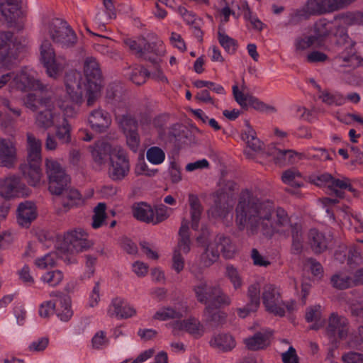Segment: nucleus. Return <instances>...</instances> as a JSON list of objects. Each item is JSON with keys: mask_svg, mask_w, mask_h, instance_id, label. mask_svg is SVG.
Segmentation results:
<instances>
[{"mask_svg": "<svg viewBox=\"0 0 363 363\" xmlns=\"http://www.w3.org/2000/svg\"><path fill=\"white\" fill-rule=\"evenodd\" d=\"M284 232L281 235H286L287 230H290L292 238L291 252L294 255H299L303 250V233L302 226L298 223H291L289 218V224L282 228Z\"/></svg>", "mask_w": 363, "mask_h": 363, "instance_id": "4be33fe9", "label": "nucleus"}, {"mask_svg": "<svg viewBox=\"0 0 363 363\" xmlns=\"http://www.w3.org/2000/svg\"><path fill=\"white\" fill-rule=\"evenodd\" d=\"M36 88L39 91L28 94L23 99L25 106L33 112H39L46 108L55 107L52 93L44 91L43 85L37 82Z\"/></svg>", "mask_w": 363, "mask_h": 363, "instance_id": "9d476101", "label": "nucleus"}, {"mask_svg": "<svg viewBox=\"0 0 363 363\" xmlns=\"http://www.w3.org/2000/svg\"><path fill=\"white\" fill-rule=\"evenodd\" d=\"M269 336L266 333H256L253 336L245 339L244 342L248 350L257 351L269 345Z\"/></svg>", "mask_w": 363, "mask_h": 363, "instance_id": "58836bf2", "label": "nucleus"}, {"mask_svg": "<svg viewBox=\"0 0 363 363\" xmlns=\"http://www.w3.org/2000/svg\"><path fill=\"white\" fill-rule=\"evenodd\" d=\"M230 304L209 305L204 308L203 313L206 316V320L212 323L215 325H222L225 322L227 315L225 313L218 311V309L227 306Z\"/></svg>", "mask_w": 363, "mask_h": 363, "instance_id": "2f4dec72", "label": "nucleus"}, {"mask_svg": "<svg viewBox=\"0 0 363 363\" xmlns=\"http://www.w3.org/2000/svg\"><path fill=\"white\" fill-rule=\"evenodd\" d=\"M190 272L198 279L193 286V291L199 303L209 305L230 304L231 298L223 292L218 285L208 284V281L201 278V272L191 267Z\"/></svg>", "mask_w": 363, "mask_h": 363, "instance_id": "20e7f679", "label": "nucleus"}, {"mask_svg": "<svg viewBox=\"0 0 363 363\" xmlns=\"http://www.w3.org/2000/svg\"><path fill=\"white\" fill-rule=\"evenodd\" d=\"M88 237L84 230L77 228L67 232L64 237V241L68 250L79 253L87 251L94 246V242Z\"/></svg>", "mask_w": 363, "mask_h": 363, "instance_id": "4468645a", "label": "nucleus"}, {"mask_svg": "<svg viewBox=\"0 0 363 363\" xmlns=\"http://www.w3.org/2000/svg\"><path fill=\"white\" fill-rule=\"evenodd\" d=\"M41 279L50 286H56L62 281L63 274L60 270L50 271L44 274Z\"/></svg>", "mask_w": 363, "mask_h": 363, "instance_id": "e2e57ef3", "label": "nucleus"}, {"mask_svg": "<svg viewBox=\"0 0 363 363\" xmlns=\"http://www.w3.org/2000/svg\"><path fill=\"white\" fill-rule=\"evenodd\" d=\"M65 85L66 92L70 100L76 104H80L83 101L84 86L86 84L82 82V77L79 72L71 70L66 73L65 77Z\"/></svg>", "mask_w": 363, "mask_h": 363, "instance_id": "ddd939ff", "label": "nucleus"}, {"mask_svg": "<svg viewBox=\"0 0 363 363\" xmlns=\"http://www.w3.org/2000/svg\"><path fill=\"white\" fill-rule=\"evenodd\" d=\"M16 158V148L13 142L0 138V167H13Z\"/></svg>", "mask_w": 363, "mask_h": 363, "instance_id": "aec40b11", "label": "nucleus"}, {"mask_svg": "<svg viewBox=\"0 0 363 363\" xmlns=\"http://www.w3.org/2000/svg\"><path fill=\"white\" fill-rule=\"evenodd\" d=\"M143 57L153 64L157 77L161 81L167 82V79L163 74L159 65L160 57L164 53L163 43L160 40L150 43L143 38Z\"/></svg>", "mask_w": 363, "mask_h": 363, "instance_id": "f8f14e48", "label": "nucleus"}, {"mask_svg": "<svg viewBox=\"0 0 363 363\" xmlns=\"http://www.w3.org/2000/svg\"><path fill=\"white\" fill-rule=\"evenodd\" d=\"M109 162L108 175L111 180L122 181L129 174L130 161L124 150H114L109 155Z\"/></svg>", "mask_w": 363, "mask_h": 363, "instance_id": "1a4fd4ad", "label": "nucleus"}, {"mask_svg": "<svg viewBox=\"0 0 363 363\" xmlns=\"http://www.w3.org/2000/svg\"><path fill=\"white\" fill-rule=\"evenodd\" d=\"M41 160V153L28 152V162L20 167L23 176L30 186H35L40 183L42 175Z\"/></svg>", "mask_w": 363, "mask_h": 363, "instance_id": "9b49d317", "label": "nucleus"}, {"mask_svg": "<svg viewBox=\"0 0 363 363\" xmlns=\"http://www.w3.org/2000/svg\"><path fill=\"white\" fill-rule=\"evenodd\" d=\"M105 254L104 249L103 247L96 248L94 254H86L84 257L85 259V267L86 272H84V277L86 278H91L95 272V267L97 263V259L99 255H104Z\"/></svg>", "mask_w": 363, "mask_h": 363, "instance_id": "79ce46f5", "label": "nucleus"}, {"mask_svg": "<svg viewBox=\"0 0 363 363\" xmlns=\"http://www.w3.org/2000/svg\"><path fill=\"white\" fill-rule=\"evenodd\" d=\"M331 284L333 287L337 289H345L354 285V278L352 279L350 276L339 273L335 274L331 277Z\"/></svg>", "mask_w": 363, "mask_h": 363, "instance_id": "09e8293b", "label": "nucleus"}, {"mask_svg": "<svg viewBox=\"0 0 363 363\" xmlns=\"http://www.w3.org/2000/svg\"><path fill=\"white\" fill-rule=\"evenodd\" d=\"M245 128L242 131L241 138L247 144V147L254 152L262 150L264 143L257 137V133L250 125L249 121H245Z\"/></svg>", "mask_w": 363, "mask_h": 363, "instance_id": "b1692460", "label": "nucleus"}, {"mask_svg": "<svg viewBox=\"0 0 363 363\" xmlns=\"http://www.w3.org/2000/svg\"><path fill=\"white\" fill-rule=\"evenodd\" d=\"M106 204L104 203H99L94 208V216H93V221L91 223V226L94 229L99 228L102 226L106 218Z\"/></svg>", "mask_w": 363, "mask_h": 363, "instance_id": "5fc2aeb1", "label": "nucleus"}, {"mask_svg": "<svg viewBox=\"0 0 363 363\" xmlns=\"http://www.w3.org/2000/svg\"><path fill=\"white\" fill-rule=\"evenodd\" d=\"M84 72L86 79V104L92 106L99 97L102 86V74L99 62L93 57H87L84 62Z\"/></svg>", "mask_w": 363, "mask_h": 363, "instance_id": "39448f33", "label": "nucleus"}, {"mask_svg": "<svg viewBox=\"0 0 363 363\" xmlns=\"http://www.w3.org/2000/svg\"><path fill=\"white\" fill-rule=\"evenodd\" d=\"M171 325L174 335H177L178 331L185 330L194 338L198 339L203 336L204 333L203 325L194 317H190L183 320H176Z\"/></svg>", "mask_w": 363, "mask_h": 363, "instance_id": "dca6fc26", "label": "nucleus"}, {"mask_svg": "<svg viewBox=\"0 0 363 363\" xmlns=\"http://www.w3.org/2000/svg\"><path fill=\"white\" fill-rule=\"evenodd\" d=\"M88 121L91 129L98 133L106 131L111 123L110 114L100 108L90 112Z\"/></svg>", "mask_w": 363, "mask_h": 363, "instance_id": "a211bd4d", "label": "nucleus"}, {"mask_svg": "<svg viewBox=\"0 0 363 363\" xmlns=\"http://www.w3.org/2000/svg\"><path fill=\"white\" fill-rule=\"evenodd\" d=\"M108 314L111 317L116 316L119 319H127L135 315L136 310L125 300L117 297L112 300Z\"/></svg>", "mask_w": 363, "mask_h": 363, "instance_id": "6ab92c4d", "label": "nucleus"}, {"mask_svg": "<svg viewBox=\"0 0 363 363\" xmlns=\"http://www.w3.org/2000/svg\"><path fill=\"white\" fill-rule=\"evenodd\" d=\"M335 31L334 36L336 44L344 49L338 56L345 66H355L359 64L356 54L355 42L352 40L347 34V27L354 25H363V13L360 11H347L335 15L331 23Z\"/></svg>", "mask_w": 363, "mask_h": 363, "instance_id": "7ed1b4c3", "label": "nucleus"}, {"mask_svg": "<svg viewBox=\"0 0 363 363\" xmlns=\"http://www.w3.org/2000/svg\"><path fill=\"white\" fill-rule=\"evenodd\" d=\"M235 213L240 227L244 228L248 223L252 230L260 229L267 238H272L274 233H282V228L289 224V216L284 209L278 208L274 212L271 201H261L248 189L240 194Z\"/></svg>", "mask_w": 363, "mask_h": 363, "instance_id": "f257e3e1", "label": "nucleus"}, {"mask_svg": "<svg viewBox=\"0 0 363 363\" xmlns=\"http://www.w3.org/2000/svg\"><path fill=\"white\" fill-rule=\"evenodd\" d=\"M54 109L55 107L46 108L37 113L35 123L38 127L46 130L55 125V113Z\"/></svg>", "mask_w": 363, "mask_h": 363, "instance_id": "e433bc0d", "label": "nucleus"}, {"mask_svg": "<svg viewBox=\"0 0 363 363\" xmlns=\"http://www.w3.org/2000/svg\"><path fill=\"white\" fill-rule=\"evenodd\" d=\"M21 0H0V13L8 23H13L18 16Z\"/></svg>", "mask_w": 363, "mask_h": 363, "instance_id": "cd10ccee", "label": "nucleus"}, {"mask_svg": "<svg viewBox=\"0 0 363 363\" xmlns=\"http://www.w3.org/2000/svg\"><path fill=\"white\" fill-rule=\"evenodd\" d=\"M232 89L235 101L242 108L247 109L248 107H252L259 111H276V108L274 106L264 104L251 94H245L242 91L239 90L237 84L233 85Z\"/></svg>", "mask_w": 363, "mask_h": 363, "instance_id": "2eb2a0df", "label": "nucleus"}, {"mask_svg": "<svg viewBox=\"0 0 363 363\" xmlns=\"http://www.w3.org/2000/svg\"><path fill=\"white\" fill-rule=\"evenodd\" d=\"M269 154L274 157L276 164H293L296 162V158L301 154L292 150H279L275 147L270 149Z\"/></svg>", "mask_w": 363, "mask_h": 363, "instance_id": "72a5a7b5", "label": "nucleus"}, {"mask_svg": "<svg viewBox=\"0 0 363 363\" xmlns=\"http://www.w3.org/2000/svg\"><path fill=\"white\" fill-rule=\"evenodd\" d=\"M249 302L254 308H258L260 304V289L257 284H251L247 289Z\"/></svg>", "mask_w": 363, "mask_h": 363, "instance_id": "052dcab7", "label": "nucleus"}, {"mask_svg": "<svg viewBox=\"0 0 363 363\" xmlns=\"http://www.w3.org/2000/svg\"><path fill=\"white\" fill-rule=\"evenodd\" d=\"M182 317L183 314L182 312L172 307H163L158 310L153 315L154 319L162 321L169 319H179Z\"/></svg>", "mask_w": 363, "mask_h": 363, "instance_id": "8fccbe9b", "label": "nucleus"}, {"mask_svg": "<svg viewBox=\"0 0 363 363\" xmlns=\"http://www.w3.org/2000/svg\"><path fill=\"white\" fill-rule=\"evenodd\" d=\"M109 340L106 333L103 330L98 331L91 339L92 347L95 350H101L106 347Z\"/></svg>", "mask_w": 363, "mask_h": 363, "instance_id": "774afa93", "label": "nucleus"}, {"mask_svg": "<svg viewBox=\"0 0 363 363\" xmlns=\"http://www.w3.org/2000/svg\"><path fill=\"white\" fill-rule=\"evenodd\" d=\"M355 0H323L325 13H331L344 9Z\"/></svg>", "mask_w": 363, "mask_h": 363, "instance_id": "864d4df0", "label": "nucleus"}, {"mask_svg": "<svg viewBox=\"0 0 363 363\" xmlns=\"http://www.w3.org/2000/svg\"><path fill=\"white\" fill-rule=\"evenodd\" d=\"M49 34L52 41L62 48L74 46L77 37L67 21L61 18H54L49 24Z\"/></svg>", "mask_w": 363, "mask_h": 363, "instance_id": "423d86ee", "label": "nucleus"}, {"mask_svg": "<svg viewBox=\"0 0 363 363\" xmlns=\"http://www.w3.org/2000/svg\"><path fill=\"white\" fill-rule=\"evenodd\" d=\"M116 117L125 133L130 132V130H137L138 122L130 115L128 113L119 115L116 113Z\"/></svg>", "mask_w": 363, "mask_h": 363, "instance_id": "603ef678", "label": "nucleus"}, {"mask_svg": "<svg viewBox=\"0 0 363 363\" xmlns=\"http://www.w3.org/2000/svg\"><path fill=\"white\" fill-rule=\"evenodd\" d=\"M349 330L348 320L337 313H332L328 320V325L326 329L327 335L331 337H338L342 340L347 335Z\"/></svg>", "mask_w": 363, "mask_h": 363, "instance_id": "f3484780", "label": "nucleus"}, {"mask_svg": "<svg viewBox=\"0 0 363 363\" xmlns=\"http://www.w3.org/2000/svg\"><path fill=\"white\" fill-rule=\"evenodd\" d=\"M22 189L23 184L18 177H8L0 183V194L5 198L17 196Z\"/></svg>", "mask_w": 363, "mask_h": 363, "instance_id": "bb28decb", "label": "nucleus"}, {"mask_svg": "<svg viewBox=\"0 0 363 363\" xmlns=\"http://www.w3.org/2000/svg\"><path fill=\"white\" fill-rule=\"evenodd\" d=\"M58 306L57 301H47L42 303L39 307V315L40 317L46 318L50 317L54 313H55L56 307Z\"/></svg>", "mask_w": 363, "mask_h": 363, "instance_id": "0e129e2a", "label": "nucleus"}, {"mask_svg": "<svg viewBox=\"0 0 363 363\" xmlns=\"http://www.w3.org/2000/svg\"><path fill=\"white\" fill-rule=\"evenodd\" d=\"M110 146L105 143H97L91 147V157L94 161L99 164H103L106 163L108 158L109 159Z\"/></svg>", "mask_w": 363, "mask_h": 363, "instance_id": "ea45409f", "label": "nucleus"}, {"mask_svg": "<svg viewBox=\"0 0 363 363\" xmlns=\"http://www.w3.org/2000/svg\"><path fill=\"white\" fill-rule=\"evenodd\" d=\"M189 203L190 206L191 228L194 230H197L199 229L203 208L200 200L196 195L189 194Z\"/></svg>", "mask_w": 363, "mask_h": 363, "instance_id": "f704fd0d", "label": "nucleus"}, {"mask_svg": "<svg viewBox=\"0 0 363 363\" xmlns=\"http://www.w3.org/2000/svg\"><path fill=\"white\" fill-rule=\"evenodd\" d=\"M225 275L230 279L235 289H238L242 286V278L238 269L233 265H227Z\"/></svg>", "mask_w": 363, "mask_h": 363, "instance_id": "680f3d73", "label": "nucleus"}, {"mask_svg": "<svg viewBox=\"0 0 363 363\" xmlns=\"http://www.w3.org/2000/svg\"><path fill=\"white\" fill-rule=\"evenodd\" d=\"M308 12L311 16L325 15L323 0H308L306 2Z\"/></svg>", "mask_w": 363, "mask_h": 363, "instance_id": "69168bd1", "label": "nucleus"}, {"mask_svg": "<svg viewBox=\"0 0 363 363\" xmlns=\"http://www.w3.org/2000/svg\"><path fill=\"white\" fill-rule=\"evenodd\" d=\"M330 238L325 234L315 228L311 229L308 233V243L315 255L324 252L328 247Z\"/></svg>", "mask_w": 363, "mask_h": 363, "instance_id": "412c9836", "label": "nucleus"}, {"mask_svg": "<svg viewBox=\"0 0 363 363\" xmlns=\"http://www.w3.org/2000/svg\"><path fill=\"white\" fill-rule=\"evenodd\" d=\"M218 259V250H215V247L213 244H208L206 246L204 251L201 255L200 262L204 267H209Z\"/></svg>", "mask_w": 363, "mask_h": 363, "instance_id": "c03bdc74", "label": "nucleus"}, {"mask_svg": "<svg viewBox=\"0 0 363 363\" xmlns=\"http://www.w3.org/2000/svg\"><path fill=\"white\" fill-rule=\"evenodd\" d=\"M125 75L136 85H141L145 82L147 77L150 76V73L143 67H136L129 68Z\"/></svg>", "mask_w": 363, "mask_h": 363, "instance_id": "49530a36", "label": "nucleus"}, {"mask_svg": "<svg viewBox=\"0 0 363 363\" xmlns=\"http://www.w3.org/2000/svg\"><path fill=\"white\" fill-rule=\"evenodd\" d=\"M313 45H317V41L315 40V37L312 35L306 36L304 38H297L295 41L296 55L297 57L301 56V52Z\"/></svg>", "mask_w": 363, "mask_h": 363, "instance_id": "13d9d810", "label": "nucleus"}, {"mask_svg": "<svg viewBox=\"0 0 363 363\" xmlns=\"http://www.w3.org/2000/svg\"><path fill=\"white\" fill-rule=\"evenodd\" d=\"M262 300L267 312L276 316L285 315L284 301L279 287L272 284H264L262 288Z\"/></svg>", "mask_w": 363, "mask_h": 363, "instance_id": "0eeeda50", "label": "nucleus"}, {"mask_svg": "<svg viewBox=\"0 0 363 363\" xmlns=\"http://www.w3.org/2000/svg\"><path fill=\"white\" fill-rule=\"evenodd\" d=\"M45 172L48 178L49 191L62 196L64 208H70L83 203L81 194L71 187V178L59 162L52 158L46 159Z\"/></svg>", "mask_w": 363, "mask_h": 363, "instance_id": "f03ea898", "label": "nucleus"}, {"mask_svg": "<svg viewBox=\"0 0 363 363\" xmlns=\"http://www.w3.org/2000/svg\"><path fill=\"white\" fill-rule=\"evenodd\" d=\"M333 176L329 173H323L310 177L311 183L318 186L328 187L330 190V186Z\"/></svg>", "mask_w": 363, "mask_h": 363, "instance_id": "338daca9", "label": "nucleus"}, {"mask_svg": "<svg viewBox=\"0 0 363 363\" xmlns=\"http://www.w3.org/2000/svg\"><path fill=\"white\" fill-rule=\"evenodd\" d=\"M218 40L228 53L233 55L237 50L238 47L237 41L225 34L222 26L218 27Z\"/></svg>", "mask_w": 363, "mask_h": 363, "instance_id": "a18cd8bd", "label": "nucleus"}, {"mask_svg": "<svg viewBox=\"0 0 363 363\" xmlns=\"http://www.w3.org/2000/svg\"><path fill=\"white\" fill-rule=\"evenodd\" d=\"M132 211L133 216L140 221L150 223L153 220L154 210L146 203H135L132 207Z\"/></svg>", "mask_w": 363, "mask_h": 363, "instance_id": "473e14b6", "label": "nucleus"}, {"mask_svg": "<svg viewBox=\"0 0 363 363\" xmlns=\"http://www.w3.org/2000/svg\"><path fill=\"white\" fill-rule=\"evenodd\" d=\"M311 14L308 12L306 6L301 9L293 10L289 16V20L285 23V26H294L299 24L303 20H307L311 17Z\"/></svg>", "mask_w": 363, "mask_h": 363, "instance_id": "de8ad7c7", "label": "nucleus"}, {"mask_svg": "<svg viewBox=\"0 0 363 363\" xmlns=\"http://www.w3.org/2000/svg\"><path fill=\"white\" fill-rule=\"evenodd\" d=\"M331 21H327L326 18H321L316 21L313 26L314 34L311 35L315 37L317 41V46H320L323 40L330 33L334 35L335 29Z\"/></svg>", "mask_w": 363, "mask_h": 363, "instance_id": "c85d7f7f", "label": "nucleus"}, {"mask_svg": "<svg viewBox=\"0 0 363 363\" xmlns=\"http://www.w3.org/2000/svg\"><path fill=\"white\" fill-rule=\"evenodd\" d=\"M40 55L47 74L56 79L62 72L66 61L64 58L56 57L54 49L49 40H44L40 46Z\"/></svg>", "mask_w": 363, "mask_h": 363, "instance_id": "6e6552de", "label": "nucleus"}, {"mask_svg": "<svg viewBox=\"0 0 363 363\" xmlns=\"http://www.w3.org/2000/svg\"><path fill=\"white\" fill-rule=\"evenodd\" d=\"M155 214L153 216V220L151 221L154 225L158 224L167 220L170 213L172 211V208L166 206L164 204L157 205L154 208Z\"/></svg>", "mask_w": 363, "mask_h": 363, "instance_id": "6e6d98bb", "label": "nucleus"}, {"mask_svg": "<svg viewBox=\"0 0 363 363\" xmlns=\"http://www.w3.org/2000/svg\"><path fill=\"white\" fill-rule=\"evenodd\" d=\"M13 33L11 31H0V63L8 57L13 43Z\"/></svg>", "mask_w": 363, "mask_h": 363, "instance_id": "37998d69", "label": "nucleus"}, {"mask_svg": "<svg viewBox=\"0 0 363 363\" xmlns=\"http://www.w3.org/2000/svg\"><path fill=\"white\" fill-rule=\"evenodd\" d=\"M147 160L153 164H160L165 159L164 152L159 147H150L146 152Z\"/></svg>", "mask_w": 363, "mask_h": 363, "instance_id": "4d7b16f0", "label": "nucleus"}, {"mask_svg": "<svg viewBox=\"0 0 363 363\" xmlns=\"http://www.w3.org/2000/svg\"><path fill=\"white\" fill-rule=\"evenodd\" d=\"M179 240L177 246L174 250L179 251V253L188 254L191 250V241L190 239L189 221L183 220L181 227L179 230Z\"/></svg>", "mask_w": 363, "mask_h": 363, "instance_id": "7c9ffc66", "label": "nucleus"}, {"mask_svg": "<svg viewBox=\"0 0 363 363\" xmlns=\"http://www.w3.org/2000/svg\"><path fill=\"white\" fill-rule=\"evenodd\" d=\"M72 127L66 118H62L61 124L55 125V136L60 144L69 145L72 141Z\"/></svg>", "mask_w": 363, "mask_h": 363, "instance_id": "a19ab883", "label": "nucleus"}, {"mask_svg": "<svg viewBox=\"0 0 363 363\" xmlns=\"http://www.w3.org/2000/svg\"><path fill=\"white\" fill-rule=\"evenodd\" d=\"M322 101L328 105L341 106L345 103V96L340 93L331 94L328 91H324L320 96Z\"/></svg>", "mask_w": 363, "mask_h": 363, "instance_id": "bf43d9fd", "label": "nucleus"}, {"mask_svg": "<svg viewBox=\"0 0 363 363\" xmlns=\"http://www.w3.org/2000/svg\"><path fill=\"white\" fill-rule=\"evenodd\" d=\"M37 82L33 77L22 71L14 74L13 73L12 80L10 82L9 87L21 91H26L36 87Z\"/></svg>", "mask_w": 363, "mask_h": 363, "instance_id": "393cba45", "label": "nucleus"}, {"mask_svg": "<svg viewBox=\"0 0 363 363\" xmlns=\"http://www.w3.org/2000/svg\"><path fill=\"white\" fill-rule=\"evenodd\" d=\"M210 345L219 351L228 352L235 347V341L228 334H218L211 340Z\"/></svg>", "mask_w": 363, "mask_h": 363, "instance_id": "c9c22d12", "label": "nucleus"}, {"mask_svg": "<svg viewBox=\"0 0 363 363\" xmlns=\"http://www.w3.org/2000/svg\"><path fill=\"white\" fill-rule=\"evenodd\" d=\"M168 138L170 142L180 143L187 138L185 127L179 123L173 124L168 131Z\"/></svg>", "mask_w": 363, "mask_h": 363, "instance_id": "3c124183", "label": "nucleus"}, {"mask_svg": "<svg viewBox=\"0 0 363 363\" xmlns=\"http://www.w3.org/2000/svg\"><path fill=\"white\" fill-rule=\"evenodd\" d=\"M57 303L58 306L56 307L55 314L62 321H68L73 315L70 298L68 296L60 295Z\"/></svg>", "mask_w": 363, "mask_h": 363, "instance_id": "4c0bfd02", "label": "nucleus"}, {"mask_svg": "<svg viewBox=\"0 0 363 363\" xmlns=\"http://www.w3.org/2000/svg\"><path fill=\"white\" fill-rule=\"evenodd\" d=\"M212 244L225 259L232 258L235 252V246L228 236L218 235Z\"/></svg>", "mask_w": 363, "mask_h": 363, "instance_id": "c756f323", "label": "nucleus"}, {"mask_svg": "<svg viewBox=\"0 0 363 363\" xmlns=\"http://www.w3.org/2000/svg\"><path fill=\"white\" fill-rule=\"evenodd\" d=\"M343 189H347L354 196H357L358 194L357 190L352 186L349 178L342 177V179H336L333 177L330 186L331 194H334L338 199H343L345 194L342 191Z\"/></svg>", "mask_w": 363, "mask_h": 363, "instance_id": "a878e982", "label": "nucleus"}, {"mask_svg": "<svg viewBox=\"0 0 363 363\" xmlns=\"http://www.w3.org/2000/svg\"><path fill=\"white\" fill-rule=\"evenodd\" d=\"M17 220L20 225L28 227L36 218V208L31 201H26L19 204L17 210Z\"/></svg>", "mask_w": 363, "mask_h": 363, "instance_id": "5701e85b", "label": "nucleus"}]
</instances>
